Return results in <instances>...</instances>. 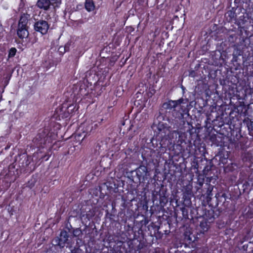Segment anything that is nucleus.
<instances>
[{
    "instance_id": "nucleus-8",
    "label": "nucleus",
    "mask_w": 253,
    "mask_h": 253,
    "mask_svg": "<svg viewBox=\"0 0 253 253\" xmlns=\"http://www.w3.org/2000/svg\"><path fill=\"white\" fill-rule=\"evenodd\" d=\"M17 35L20 39L26 38L29 36L28 27H18Z\"/></svg>"
},
{
    "instance_id": "nucleus-16",
    "label": "nucleus",
    "mask_w": 253,
    "mask_h": 253,
    "mask_svg": "<svg viewBox=\"0 0 253 253\" xmlns=\"http://www.w3.org/2000/svg\"><path fill=\"white\" fill-rule=\"evenodd\" d=\"M53 3H58L59 2V0H50Z\"/></svg>"
},
{
    "instance_id": "nucleus-3",
    "label": "nucleus",
    "mask_w": 253,
    "mask_h": 253,
    "mask_svg": "<svg viewBox=\"0 0 253 253\" xmlns=\"http://www.w3.org/2000/svg\"><path fill=\"white\" fill-rule=\"evenodd\" d=\"M135 172L136 177L132 179L133 182H145L149 178L150 176L149 171L148 170L147 168L144 165H140L137 168L135 171H132V173Z\"/></svg>"
},
{
    "instance_id": "nucleus-18",
    "label": "nucleus",
    "mask_w": 253,
    "mask_h": 253,
    "mask_svg": "<svg viewBox=\"0 0 253 253\" xmlns=\"http://www.w3.org/2000/svg\"><path fill=\"white\" fill-rule=\"evenodd\" d=\"M71 252H72V253H74V250H72Z\"/></svg>"
},
{
    "instance_id": "nucleus-14",
    "label": "nucleus",
    "mask_w": 253,
    "mask_h": 253,
    "mask_svg": "<svg viewBox=\"0 0 253 253\" xmlns=\"http://www.w3.org/2000/svg\"><path fill=\"white\" fill-rule=\"evenodd\" d=\"M16 51H17V50L15 48H14V47L11 48L9 50L8 57H12L14 56V55L16 54Z\"/></svg>"
},
{
    "instance_id": "nucleus-5",
    "label": "nucleus",
    "mask_w": 253,
    "mask_h": 253,
    "mask_svg": "<svg viewBox=\"0 0 253 253\" xmlns=\"http://www.w3.org/2000/svg\"><path fill=\"white\" fill-rule=\"evenodd\" d=\"M171 130L170 129L169 131H167L168 134L167 135L170 142H173V146H174L175 143L178 142L180 136L179 132L177 130L171 131Z\"/></svg>"
},
{
    "instance_id": "nucleus-12",
    "label": "nucleus",
    "mask_w": 253,
    "mask_h": 253,
    "mask_svg": "<svg viewBox=\"0 0 253 253\" xmlns=\"http://www.w3.org/2000/svg\"><path fill=\"white\" fill-rule=\"evenodd\" d=\"M106 144L104 142L100 141L97 144L95 150L97 151L98 152L104 150L106 148Z\"/></svg>"
},
{
    "instance_id": "nucleus-13",
    "label": "nucleus",
    "mask_w": 253,
    "mask_h": 253,
    "mask_svg": "<svg viewBox=\"0 0 253 253\" xmlns=\"http://www.w3.org/2000/svg\"><path fill=\"white\" fill-rule=\"evenodd\" d=\"M96 125H94V126L93 124H91L88 125L85 128V130L84 131L86 133V134L84 135V137L86 135H89L91 134V132L93 131V129H95L96 128Z\"/></svg>"
},
{
    "instance_id": "nucleus-10",
    "label": "nucleus",
    "mask_w": 253,
    "mask_h": 253,
    "mask_svg": "<svg viewBox=\"0 0 253 253\" xmlns=\"http://www.w3.org/2000/svg\"><path fill=\"white\" fill-rule=\"evenodd\" d=\"M225 17L228 22H232L236 19V15L235 12L232 10H229L225 13Z\"/></svg>"
},
{
    "instance_id": "nucleus-1",
    "label": "nucleus",
    "mask_w": 253,
    "mask_h": 253,
    "mask_svg": "<svg viewBox=\"0 0 253 253\" xmlns=\"http://www.w3.org/2000/svg\"><path fill=\"white\" fill-rule=\"evenodd\" d=\"M183 100V99L181 98L175 101L169 100L163 103L158 114L156 115V118L158 123L162 122V121L164 120L168 112H171L175 119L183 118L184 114L187 113L186 109L181 105Z\"/></svg>"
},
{
    "instance_id": "nucleus-6",
    "label": "nucleus",
    "mask_w": 253,
    "mask_h": 253,
    "mask_svg": "<svg viewBox=\"0 0 253 253\" xmlns=\"http://www.w3.org/2000/svg\"><path fill=\"white\" fill-rule=\"evenodd\" d=\"M30 17V15L28 14H23L22 15H21L19 21L18 27H28L27 24Z\"/></svg>"
},
{
    "instance_id": "nucleus-2",
    "label": "nucleus",
    "mask_w": 253,
    "mask_h": 253,
    "mask_svg": "<svg viewBox=\"0 0 253 253\" xmlns=\"http://www.w3.org/2000/svg\"><path fill=\"white\" fill-rule=\"evenodd\" d=\"M169 124L164 122L158 123L157 128L161 137L159 143L160 151H166L167 149L169 150L174 149L173 142H170L166 134L167 131H169L170 129L177 128L178 122L177 120H173L172 122H169Z\"/></svg>"
},
{
    "instance_id": "nucleus-7",
    "label": "nucleus",
    "mask_w": 253,
    "mask_h": 253,
    "mask_svg": "<svg viewBox=\"0 0 253 253\" xmlns=\"http://www.w3.org/2000/svg\"><path fill=\"white\" fill-rule=\"evenodd\" d=\"M68 240V235L67 232L65 230L61 231L58 245L61 247H63L64 244L67 243Z\"/></svg>"
},
{
    "instance_id": "nucleus-15",
    "label": "nucleus",
    "mask_w": 253,
    "mask_h": 253,
    "mask_svg": "<svg viewBox=\"0 0 253 253\" xmlns=\"http://www.w3.org/2000/svg\"><path fill=\"white\" fill-rule=\"evenodd\" d=\"M82 234V232L79 228H77L73 231V235L75 237L79 236Z\"/></svg>"
},
{
    "instance_id": "nucleus-9",
    "label": "nucleus",
    "mask_w": 253,
    "mask_h": 253,
    "mask_svg": "<svg viewBox=\"0 0 253 253\" xmlns=\"http://www.w3.org/2000/svg\"><path fill=\"white\" fill-rule=\"evenodd\" d=\"M51 4L50 0H38L37 5L40 8L47 10Z\"/></svg>"
},
{
    "instance_id": "nucleus-4",
    "label": "nucleus",
    "mask_w": 253,
    "mask_h": 253,
    "mask_svg": "<svg viewBox=\"0 0 253 253\" xmlns=\"http://www.w3.org/2000/svg\"><path fill=\"white\" fill-rule=\"evenodd\" d=\"M34 29L36 31L44 35L47 33L49 29V25L46 21L40 20L35 23Z\"/></svg>"
},
{
    "instance_id": "nucleus-17",
    "label": "nucleus",
    "mask_w": 253,
    "mask_h": 253,
    "mask_svg": "<svg viewBox=\"0 0 253 253\" xmlns=\"http://www.w3.org/2000/svg\"><path fill=\"white\" fill-rule=\"evenodd\" d=\"M62 48H62V47H59V49H62Z\"/></svg>"
},
{
    "instance_id": "nucleus-11",
    "label": "nucleus",
    "mask_w": 253,
    "mask_h": 253,
    "mask_svg": "<svg viewBox=\"0 0 253 253\" xmlns=\"http://www.w3.org/2000/svg\"><path fill=\"white\" fill-rule=\"evenodd\" d=\"M85 7L86 10L88 11L93 10L95 6L93 0H86Z\"/></svg>"
},
{
    "instance_id": "nucleus-19",
    "label": "nucleus",
    "mask_w": 253,
    "mask_h": 253,
    "mask_svg": "<svg viewBox=\"0 0 253 253\" xmlns=\"http://www.w3.org/2000/svg\"><path fill=\"white\" fill-rule=\"evenodd\" d=\"M133 125H131V126L130 127V128L129 129H131V127Z\"/></svg>"
}]
</instances>
